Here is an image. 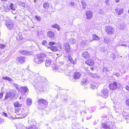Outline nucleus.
<instances>
[{
	"instance_id": "864d4df0",
	"label": "nucleus",
	"mask_w": 129,
	"mask_h": 129,
	"mask_svg": "<svg viewBox=\"0 0 129 129\" xmlns=\"http://www.w3.org/2000/svg\"><path fill=\"white\" fill-rule=\"evenodd\" d=\"M126 103L127 105L128 106L129 105V99H127L126 101Z\"/></svg>"
},
{
	"instance_id": "e2e57ef3",
	"label": "nucleus",
	"mask_w": 129,
	"mask_h": 129,
	"mask_svg": "<svg viewBox=\"0 0 129 129\" xmlns=\"http://www.w3.org/2000/svg\"><path fill=\"white\" fill-rule=\"evenodd\" d=\"M125 88L126 89V90H129V87L127 86H126L125 87Z\"/></svg>"
},
{
	"instance_id": "1a4fd4ad",
	"label": "nucleus",
	"mask_w": 129,
	"mask_h": 129,
	"mask_svg": "<svg viewBox=\"0 0 129 129\" xmlns=\"http://www.w3.org/2000/svg\"><path fill=\"white\" fill-rule=\"evenodd\" d=\"M81 76V74L80 72H75L74 75V77L71 79V80L73 82H75L76 80L79 79Z\"/></svg>"
},
{
	"instance_id": "79ce46f5",
	"label": "nucleus",
	"mask_w": 129,
	"mask_h": 129,
	"mask_svg": "<svg viewBox=\"0 0 129 129\" xmlns=\"http://www.w3.org/2000/svg\"><path fill=\"white\" fill-rule=\"evenodd\" d=\"M105 4L106 5L110 6V3L109 2V0H106L105 1Z\"/></svg>"
},
{
	"instance_id": "9b49d317",
	"label": "nucleus",
	"mask_w": 129,
	"mask_h": 129,
	"mask_svg": "<svg viewBox=\"0 0 129 129\" xmlns=\"http://www.w3.org/2000/svg\"><path fill=\"white\" fill-rule=\"evenodd\" d=\"M24 111L23 109L18 108L16 111V113L18 115H24L25 117L27 115V114H24Z\"/></svg>"
},
{
	"instance_id": "a18cd8bd",
	"label": "nucleus",
	"mask_w": 129,
	"mask_h": 129,
	"mask_svg": "<svg viewBox=\"0 0 129 129\" xmlns=\"http://www.w3.org/2000/svg\"><path fill=\"white\" fill-rule=\"evenodd\" d=\"M99 13L100 14H104V10L102 9H101L99 11Z\"/></svg>"
},
{
	"instance_id": "052dcab7",
	"label": "nucleus",
	"mask_w": 129,
	"mask_h": 129,
	"mask_svg": "<svg viewBox=\"0 0 129 129\" xmlns=\"http://www.w3.org/2000/svg\"><path fill=\"white\" fill-rule=\"evenodd\" d=\"M70 4L72 6H74L75 4L74 2H71L70 3Z\"/></svg>"
},
{
	"instance_id": "e433bc0d",
	"label": "nucleus",
	"mask_w": 129,
	"mask_h": 129,
	"mask_svg": "<svg viewBox=\"0 0 129 129\" xmlns=\"http://www.w3.org/2000/svg\"><path fill=\"white\" fill-rule=\"evenodd\" d=\"M14 105L15 107H19L21 105L18 102H16L14 103Z\"/></svg>"
},
{
	"instance_id": "393cba45",
	"label": "nucleus",
	"mask_w": 129,
	"mask_h": 129,
	"mask_svg": "<svg viewBox=\"0 0 129 129\" xmlns=\"http://www.w3.org/2000/svg\"><path fill=\"white\" fill-rule=\"evenodd\" d=\"M3 116H5V117L10 119L12 118V116L11 114H10V113H8V114H7L4 112L3 113Z\"/></svg>"
},
{
	"instance_id": "72a5a7b5",
	"label": "nucleus",
	"mask_w": 129,
	"mask_h": 129,
	"mask_svg": "<svg viewBox=\"0 0 129 129\" xmlns=\"http://www.w3.org/2000/svg\"><path fill=\"white\" fill-rule=\"evenodd\" d=\"M89 75L93 78H95L97 77V74L95 73L92 74V73H89Z\"/></svg>"
},
{
	"instance_id": "dca6fc26",
	"label": "nucleus",
	"mask_w": 129,
	"mask_h": 129,
	"mask_svg": "<svg viewBox=\"0 0 129 129\" xmlns=\"http://www.w3.org/2000/svg\"><path fill=\"white\" fill-rule=\"evenodd\" d=\"M82 56L85 59H87L90 57V55L89 53L87 51H86L83 52Z\"/></svg>"
},
{
	"instance_id": "ddd939ff",
	"label": "nucleus",
	"mask_w": 129,
	"mask_h": 129,
	"mask_svg": "<svg viewBox=\"0 0 129 129\" xmlns=\"http://www.w3.org/2000/svg\"><path fill=\"white\" fill-rule=\"evenodd\" d=\"M108 91L106 89H104L101 93V96L105 98H107L108 96Z\"/></svg>"
},
{
	"instance_id": "37998d69",
	"label": "nucleus",
	"mask_w": 129,
	"mask_h": 129,
	"mask_svg": "<svg viewBox=\"0 0 129 129\" xmlns=\"http://www.w3.org/2000/svg\"><path fill=\"white\" fill-rule=\"evenodd\" d=\"M27 129H38V128H37L35 126L33 125L30 127L28 128Z\"/></svg>"
},
{
	"instance_id": "603ef678",
	"label": "nucleus",
	"mask_w": 129,
	"mask_h": 129,
	"mask_svg": "<svg viewBox=\"0 0 129 129\" xmlns=\"http://www.w3.org/2000/svg\"><path fill=\"white\" fill-rule=\"evenodd\" d=\"M15 87L16 88V89L18 90H19V86L18 85H17V84H16L15 85Z\"/></svg>"
},
{
	"instance_id": "338daca9",
	"label": "nucleus",
	"mask_w": 129,
	"mask_h": 129,
	"mask_svg": "<svg viewBox=\"0 0 129 129\" xmlns=\"http://www.w3.org/2000/svg\"><path fill=\"white\" fill-rule=\"evenodd\" d=\"M90 69L92 71H93L94 69V68L93 67H91L90 68Z\"/></svg>"
},
{
	"instance_id": "4be33fe9",
	"label": "nucleus",
	"mask_w": 129,
	"mask_h": 129,
	"mask_svg": "<svg viewBox=\"0 0 129 129\" xmlns=\"http://www.w3.org/2000/svg\"><path fill=\"white\" fill-rule=\"evenodd\" d=\"M116 13L118 15H119L122 14L123 11V9L122 8H117L115 10Z\"/></svg>"
},
{
	"instance_id": "c85d7f7f",
	"label": "nucleus",
	"mask_w": 129,
	"mask_h": 129,
	"mask_svg": "<svg viewBox=\"0 0 129 129\" xmlns=\"http://www.w3.org/2000/svg\"><path fill=\"white\" fill-rule=\"evenodd\" d=\"M104 42L107 44H109L112 42V41L109 38H105L104 39Z\"/></svg>"
},
{
	"instance_id": "3c124183",
	"label": "nucleus",
	"mask_w": 129,
	"mask_h": 129,
	"mask_svg": "<svg viewBox=\"0 0 129 129\" xmlns=\"http://www.w3.org/2000/svg\"><path fill=\"white\" fill-rule=\"evenodd\" d=\"M82 2V5L83 7V8H85L86 7V4L84 2L83 3Z\"/></svg>"
},
{
	"instance_id": "69168bd1",
	"label": "nucleus",
	"mask_w": 129,
	"mask_h": 129,
	"mask_svg": "<svg viewBox=\"0 0 129 129\" xmlns=\"http://www.w3.org/2000/svg\"><path fill=\"white\" fill-rule=\"evenodd\" d=\"M115 1L116 3H118L119 2V0H115Z\"/></svg>"
},
{
	"instance_id": "f257e3e1",
	"label": "nucleus",
	"mask_w": 129,
	"mask_h": 129,
	"mask_svg": "<svg viewBox=\"0 0 129 129\" xmlns=\"http://www.w3.org/2000/svg\"><path fill=\"white\" fill-rule=\"evenodd\" d=\"M35 75L34 77L36 78V79L35 81L36 82L35 86L38 89H40L44 86L45 84L43 82V80L45 79L44 77L40 76L38 74Z\"/></svg>"
},
{
	"instance_id": "4468645a",
	"label": "nucleus",
	"mask_w": 129,
	"mask_h": 129,
	"mask_svg": "<svg viewBox=\"0 0 129 129\" xmlns=\"http://www.w3.org/2000/svg\"><path fill=\"white\" fill-rule=\"evenodd\" d=\"M109 87L111 90H114L117 87V85L115 82H114L113 83L109 84Z\"/></svg>"
},
{
	"instance_id": "4d7b16f0",
	"label": "nucleus",
	"mask_w": 129,
	"mask_h": 129,
	"mask_svg": "<svg viewBox=\"0 0 129 129\" xmlns=\"http://www.w3.org/2000/svg\"><path fill=\"white\" fill-rule=\"evenodd\" d=\"M96 87V86L92 84L91 85V88H92L93 89L94 88Z\"/></svg>"
},
{
	"instance_id": "f8f14e48",
	"label": "nucleus",
	"mask_w": 129,
	"mask_h": 129,
	"mask_svg": "<svg viewBox=\"0 0 129 129\" xmlns=\"http://www.w3.org/2000/svg\"><path fill=\"white\" fill-rule=\"evenodd\" d=\"M16 62L18 63H24L26 60L24 57L20 56L17 57L16 58Z\"/></svg>"
},
{
	"instance_id": "f03ea898",
	"label": "nucleus",
	"mask_w": 129,
	"mask_h": 129,
	"mask_svg": "<svg viewBox=\"0 0 129 129\" xmlns=\"http://www.w3.org/2000/svg\"><path fill=\"white\" fill-rule=\"evenodd\" d=\"M46 56V54L44 53H41L37 55L36 57H35L34 61L36 63L40 64L43 62L45 60V58Z\"/></svg>"
},
{
	"instance_id": "a878e982",
	"label": "nucleus",
	"mask_w": 129,
	"mask_h": 129,
	"mask_svg": "<svg viewBox=\"0 0 129 129\" xmlns=\"http://www.w3.org/2000/svg\"><path fill=\"white\" fill-rule=\"evenodd\" d=\"M19 52L23 55H29V53L26 50H22L19 51Z\"/></svg>"
},
{
	"instance_id": "a19ab883",
	"label": "nucleus",
	"mask_w": 129,
	"mask_h": 129,
	"mask_svg": "<svg viewBox=\"0 0 129 129\" xmlns=\"http://www.w3.org/2000/svg\"><path fill=\"white\" fill-rule=\"evenodd\" d=\"M110 71V70H109L108 68L106 67H104L103 68V72H106V73L107 72H108L109 71Z\"/></svg>"
},
{
	"instance_id": "20e7f679",
	"label": "nucleus",
	"mask_w": 129,
	"mask_h": 129,
	"mask_svg": "<svg viewBox=\"0 0 129 129\" xmlns=\"http://www.w3.org/2000/svg\"><path fill=\"white\" fill-rule=\"evenodd\" d=\"M56 69L58 70L59 72H63L65 73V74L69 76H71L72 74V73L71 70H69L67 69L66 68H62V66L59 68H57Z\"/></svg>"
},
{
	"instance_id": "7ed1b4c3",
	"label": "nucleus",
	"mask_w": 129,
	"mask_h": 129,
	"mask_svg": "<svg viewBox=\"0 0 129 129\" xmlns=\"http://www.w3.org/2000/svg\"><path fill=\"white\" fill-rule=\"evenodd\" d=\"M38 108L40 109H43L45 108L48 102L45 100L42 99H39L38 101Z\"/></svg>"
},
{
	"instance_id": "bf43d9fd",
	"label": "nucleus",
	"mask_w": 129,
	"mask_h": 129,
	"mask_svg": "<svg viewBox=\"0 0 129 129\" xmlns=\"http://www.w3.org/2000/svg\"><path fill=\"white\" fill-rule=\"evenodd\" d=\"M28 122L31 125H32L34 123H32V122L30 120H29L28 121Z\"/></svg>"
},
{
	"instance_id": "ea45409f",
	"label": "nucleus",
	"mask_w": 129,
	"mask_h": 129,
	"mask_svg": "<svg viewBox=\"0 0 129 129\" xmlns=\"http://www.w3.org/2000/svg\"><path fill=\"white\" fill-rule=\"evenodd\" d=\"M6 46V45L5 44H0V49H4L5 48Z\"/></svg>"
},
{
	"instance_id": "2f4dec72",
	"label": "nucleus",
	"mask_w": 129,
	"mask_h": 129,
	"mask_svg": "<svg viewBox=\"0 0 129 129\" xmlns=\"http://www.w3.org/2000/svg\"><path fill=\"white\" fill-rule=\"evenodd\" d=\"M9 7L13 11H15L16 10V9L14 7V5L13 3H11Z\"/></svg>"
},
{
	"instance_id": "0e129e2a",
	"label": "nucleus",
	"mask_w": 129,
	"mask_h": 129,
	"mask_svg": "<svg viewBox=\"0 0 129 129\" xmlns=\"http://www.w3.org/2000/svg\"><path fill=\"white\" fill-rule=\"evenodd\" d=\"M12 13L14 14H16V11H14L13 12H12Z\"/></svg>"
},
{
	"instance_id": "5fc2aeb1",
	"label": "nucleus",
	"mask_w": 129,
	"mask_h": 129,
	"mask_svg": "<svg viewBox=\"0 0 129 129\" xmlns=\"http://www.w3.org/2000/svg\"><path fill=\"white\" fill-rule=\"evenodd\" d=\"M61 65H62L60 66V67L62 66V67H63V66L62 65V64L64 63V62L63 61H59V62H58Z\"/></svg>"
},
{
	"instance_id": "aec40b11",
	"label": "nucleus",
	"mask_w": 129,
	"mask_h": 129,
	"mask_svg": "<svg viewBox=\"0 0 129 129\" xmlns=\"http://www.w3.org/2000/svg\"><path fill=\"white\" fill-rule=\"evenodd\" d=\"M94 61L90 59L85 61L86 64L89 66H92L94 63Z\"/></svg>"
},
{
	"instance_id": "b1692460",
	"label": "nucleus",
	"mask_w": 129,
	"mask_h": 129,
	"mask_svg": "<svg viewBox=\"0 0 129 129\" xmlns=\"http://www.w3.org/2000/svg\"><path fill=\"white\" fill-rule=\"evenodd\" d=\"M93 39H91V40H90V42H92L93 40H100V38L97 36L95 35H92Z\"/></svg>"
},
{
	"instance_id": "774afa93",
	"label": "nucleus",
	"mask_w": 129,
	"mask_h": 129,
	"mask_svg": "<svg viewBox=\"0 0 129 129\" xmlns=\"http://www.w3.org/2000/svg\"><path fill=\"white\" fill-rule=\"evenodd\" d=\"M123 27L122 26H120V28L121 29H123Z\"/></svg>"
},
{
	"instance_id": "cd10ccee",
	"label": "nucleus",
	"mask_w": 129,
	"mask_h": 129,
	"mask_svg": "<svg viewBox=\"0 0 129 129\" xmlns=\"http://www.w3.org/2000/svg\"><path fill=\"white\" fill-rule=\"evenodd\" d=\"M51 27L53 28H56L59 31L60 30V28L59 26L57 24H55L51 26Z\"/></svg>"
},
{
	"instance_id": "6ab92c4d",
	"label": "nucleus",
	"mask_w": 129,
	"mask_h": 129,
	"mask_svg": "<svg viewBox=\"0 0 129 129\" xmlns=\"http://www.w3.org/2000/svg\"><path fill=\"white\" fill-rule=\"evenodd\" d=\"M47 36L50 38H53L54 37V34L53 32L49 31L47 33Z\"/></svg>"
},
{
	"instance_id": "c756f323",
	"label": "nucleus",
	"mask_w": 129,
	"mask_h": 129,
	"mask_svg": "<svg viewBox=\"0 0 129 129\" xmlns=\"http://www.w3.org/2000/svg\"><path fill=\"white\" fill-rule=\"evenodd\" d=\"M52 51H57V48L53 46H51L49 47Z\"/></svg>"
},
{
	"instance_id": "8fccbe9b",
	"label": "nucleus",
	"mask_w": 129,
	"mask_h": 129,
	"mask_svg": "<svg viewBox=\"0 0 129 129\" xmlns=\"http://www.w3.org/2000/svg\"><path fill=\"white\" fill-rule=\"evenodd\" d=\"M47 43V42L46 41H43L42 43V44L43 45H46Z\"/></svg>"
},
{
	"instance_id": "bb28decb",
	"label": "nucleus",
	"mask_w": 129,
	"mask_h": 129,
	"mask_svg": "<svg viewBox=\"0 0 129 129\" xmlns=\"http://www.w3.org/2000/svg\"><path fill=\"white\" fill-rule=\"evenodd\" d=\"M51 60L48 59L46 60L45 62V64L47 67H48L51 64Z\"/></svg>"
},
{
	"instance_id": "2eb2a0df",
	"label": "nucleus",
	"mask_w": 129,
	"mask_h": 129,
	"mask_svg": "<svg viewBox=\"0 0 129 129\" xmlns=\"http://www.w3.org/2000/svg\"><path fill=\"white\" fill-rule=\"evenodd\" d=\"M63 48L66 52L69 53L70 52V47L68 43H65L63 46Z\"/></svg>"
},
{
	"instance_id": "13d9d810",
	"label": "nucleus",
	"mask_w": 129,
	"mask_h": 129,
	"mask_svg": "<svg viewBox=\"0 0 129 129\" xmlns=\"http://www.w3.org/2000/svg\"><path fill=\"white\" fill-rule=\"evenodd\" d=\"M114 75H115L117 77H119L120 75L118 73H116L115 74H114Z\"/></svg>"
},
{
	"instance_id": "6e6d98bb",
	"label": "nucleus",
	"mask_w": 129,
	"mask_h": 129,
	"mask_svg": "<svg viewBox=\"0 0 129 129\" xmlns=\"http://www.w3.org/2000/svg\"><path fill=\"white\" fill-rule=\"evenodd\" d=\"M3 122V120L0 118V124H1Z\"/></svg>"
},
{
	"instance_id": "680f3d73",
	"label": "nucleus",
	"mask_w": 129,
	"mask_h": 129,
	"mask_svg": "<svg viewBox=\"0 0 129 129\" xmlns=\"http://www.w3.org/2000/svg\"><path fill=\"white\" fill-rule=\"evenodd\" d=\"M21 4L23 7H25V4L24 3L21 2Z\"/></svg>"
},
{
	"instance_id": "de8ad7c7",
	"label": "nucleus",
	"mask_w": 129,
	"mask_h": 129,
	"mask_svg": "<svg viewBox=\"0 0 129 129\" xmlns=\"http://www.w3.org/2000/svg\"><path fill=\"white\" fill-rule=\"evenodd\" d=\"M55 43L53 41H51L49 42V45L51 46H52V45H54Z\"/></svg>"
},
{
	"instance_id": "412c9836",
	"label": "nucleus",
	"mask_w": 129,
	"mask_h": 129,
	"mask_svg": "<svg viewBox=\"0 0 129 129\" xmlns=\"http://www.w3.org/2000/svg\"><path fill=\"white\" fill-rule=\"evenodd\" d=\"M32 101L31 99L27 98L26 100V104L28 106H30L32 104Z\"/></svg>"
},
{
	"instance_id": "423d86ee",
	"label": "nucleus",
	"mask_w": 129,
	"mask_h": 129,
	"mask_svg": "<svg viewBox=\"0 0 129 129\" xmlns=\"http://www.w3.org/2000/svg\"><path fill=\"white\" fill-rule=\"evenodd\" d=\"M15 95V91L13 90H11L6 93L4 100H6L9 98L11 99H12L14 97Z\"/></svg>"
},
{
	"instance_id": "5701e85b",
	"label": "nucleus",
	"mask_w": 129,
	"mask_h": 129,
	"mask_svg": "<svg viewBox=\"0 0 129 129\" xmlns=\"http://www.w3.org/2000/svg\"><path fill=\"white\" fill-rule=\"evenodd\" d=\"M116 45L117 46H124L125 47H126V45H125L124 43V42L123 41L122 42L121 40L118 41Z\"/></svg>"
},
{
	"instance_id": "0eeeda50",
	"label": "nucleus",
	"mask_w": 129,
	"mask_h": 129,
	"mask_svg": "<svg viewBox=\"0 0 129 129\" xmlns=\"http://www.w3.org/2000/svg\"><path fill=\"white\" fill-rule=\"evenodd\" d=\"M21 89V94L19 98L20 99H22L26 98V93L28 89L27 87H22Z\"/></svg>"
},
{
	"instance_id": "a211bd4d",
	"label": "nucleus",
	"mask_w": 129,
	"mask_h": 129,
	"mask_svg": "<svg viewBox=\"0 0 129 129\" xmlns=\"http://www.w3.org/2000/svg\"><path fill=\"white\" fill-rule=\"evenodd\" d=\"M68 59L70 62L72 64H74L76 63L77 60L76 59H75L74 60L70 55H69L68 56Z\"/></svg>"
},
{
	"instance_id": "c03bdc74",
	"label": "nucleus",
	"mask_w": 129,
	"mask_h": 129,
	"mask_svg": "<svg viewBox=\"0 0 129 129\" xmlns=\"http://www.w3.org/2000/svg\"><path fill=\"white\" fill-rule=\"evenodd\" d=\"M35 17L36 19L38 21H40L41 20V18L40 17L38 16H36Z\"/></svg>"
},
{
	"instance_id": "4c0bfd02",
	"label": "nucleus",
	"mask_w": 129,
	"mask_h": 129,
	"mask_svg": "<svg viewBox=\"0 0 129 129\" xmlns=\"http://www.w3.org/2000/svg\"><path fill=\"white\" fill-rule=\"evenodd\" d=\"M49 5L47 3H45L44 4L43 6L45 9H47Z\"/></svg>"
},
{
	"instance_id": "9d476101",
	"label": "nucleus",
	"mask_w": 129,
	"mask_h": 129,
	"mask_svg": "<svg viewBox=\"0 0 129 129\" xmlns=\"http://www.w3.org/2000/svg\"><path fill=\"white\" fill-rule=\"evenodd\" d=\"M105 30L107 34L110 35L113 34L114 29L111 27L108 26H106Z\"/></svg>"
},
{
	"instance_id": "6e6552de",
	"label": "nucleus",
	"mask_w": 129,
	"mask_h": 129,
	"mask_svg": "<svg viewBox=\"0 0 129 129\" xmlns=\"http://www.w3.org/2000/svg\"><path fill=\"white\" fill-rule=\"evenodd\" d=\"M5 25L8 28L11 30L13 29L14 27V24L12 20L9 19L6 20L5 22Z\"/></svg>"
},
{
	"instance_id": "c9c22d12",
	"label": "nucleus",
	"mask_w": 129,
	"mask_h": 129,
	"mask_svg": "<svg viewBox=\"0 0 129 129\" xmlns=\"http://www.w3.org/2000/svg\"><path fill=\"white\" fill-rule=\"evenodd\" d=\"M69 42L72 44L76 42V40L73 38H71L69 39Z\"/></svg>"
},
{
	"instance_id": "473e14b6",
	"label": "nucleus",
	"mask_w": 129,
	"mask_h": 129,
	"mask_svg": "<svg viewBox=\"0 0 129 129\" xmlns=\"http://www.w3.org/2000/svg\"><path fill=\"white\" fill-rule=\"evenodd\" d=\"M2 79L4 80H7L9 81H12V79L11 78L7 76L3 77Z\"/></svg>"
},
{
	"instance_id": "7c9ffc66",
	"label": "nucleus",
	"mask_w": 129,
	"mask_h": 129,
	"mask_svg": "<svg viewBox=\"0 0 129 129\" xmlns=\"http://www.w3.org/2000/svg\"><path fill=\"white\" fill-rule=\"evenodd\" d=\"M16 39L18 40H19L22 39V36L21 34H18L16 37Z\"/></svg>"
},
{
	"instance_id": "f704fd0d",
	"label": "nucleus",
	"mask_w": 129,
	"mask_h": 129,
	"mask_svg": "<svg viewBox=\"0 0 129 129\" xmlns=\"http://www.w3.org/2000/svg\"><path fill=\"white\" fill-rule=\"evenodd\" d=\"M110 58H111L113 59H114L116 57L115 55V54L113 53H112L110 55Z\"/></svg>"
},
{
	"instance_id": "09e8293b",
	"label": "nucleus",
	"mask_w": 129,
	"mask_h": 129,
	"mask_svg": "<svg viewBox=\"0 0 129 129\" xmlns=\"http://www.w3.org/2000/svg\"><path fill=\"white\" fill-rule=\"evenodd\" d=\"M91 117V114H90L88 115L87 116V119L88 120Z\"/></svg>"
},
{
	"instance_id": "f3484780",
	"label": "nucleus",
	"mask_w": 129,
	"mask_h": 129,
	"mask_svg": "<svg viewBox=\"0 0 129 129\" xmlns=\"http://www.w3.org/2000/svg\"><path fill=\"white\" fill-rule=\"evenodd\" d=\"M92 13L90 11H88L86 13V16L87 19H90L92 17Z\"/></svg>"
},
{
	"instance_id": "58836bf2",
	"label": "nucleus",
	"mask_w": 129,
	"mask_h": 129,
	"mask_svg": "<svg viewBox=\"0 0 129 129\" xmlns=\"http://www.w3.org/2000/svg\"><path fill=\"white\" fill-rule=\"evenodd\" d=\"M87 81L88 80L87 78H84L83 79L82 82L83 83L86 84L87 83Z\"/></svg>"
},
{
	"instance_id": "39448f33",
	"label": "nucleus",
	"mask_w": 129,
	"mask_h": 129,
	"mask_svg": "<svg viewBox=\"0 0 129 129\" xmlns=\"http://www.w3.org/2000/svg\"><path fill=\"white\" fill-rule=\"evenodd\" d=\"M114 123L112 121H108L106 122L103 123L101 128L104 129H112Z\"/></svg>"
},
{
	"instance_id": "49530a36",
	"label": "nucleus",
	"mask_w": 129,
	"mask_h": 129,
	"mask_svg": "<svg viewBox=\"0 0 129 129\" xmlns=\"http://www.w3.org/2000/svg\"><path fill=\"white\" fill-rule=\"evenodd\" d=\"M4 94V92L2 91L1 93H0V99H2L3 96V95Z\"/></svg>"
}]
</instances>
